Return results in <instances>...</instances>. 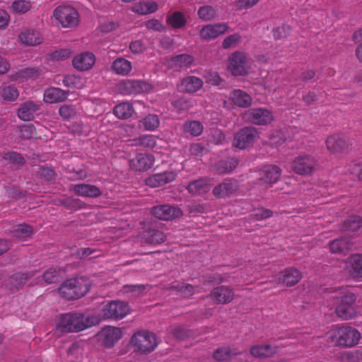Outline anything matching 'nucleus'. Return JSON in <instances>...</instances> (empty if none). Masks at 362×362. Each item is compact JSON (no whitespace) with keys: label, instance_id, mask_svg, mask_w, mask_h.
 <instances>
[{"label":"nucleus","instance_id":"obj_1","mask_svg":"<svg viewBox=\"0 0 362 362\" xmlns=\"http://www.w3.org/2000/svg\"><path fill=\"white\" fill-rule=\"evenodd\" d=\"M100 320L94 315H85L77 312H70L59 316L56 329L61 333H74L85 330L100 323Z\"/></svg>","mask_w":362,"mask_h":362},{"label":"nucleus","instance_id":"obj_2","mask_svg":"<svg viewBox=\"0 0 362 362\" xmlns=\"http://www.w3.org/2000/svg\"><path fill=\"white\" fill-rule=\"evenodd\" d=\"M90 284L86 277H77L65 281L59 288L60 296L68 300L78 299L88 293Z\"/></svg>","mask_w":362,"mask_h":362},{"label":"nucleus","instance_id":"obj_3","mask_svg":"<svg viewBox=\"0 0 362 362\" xmlns=\"http://www.w3.org/2000/svg\"><path fill=\"white\" fill-rule=\"evenodd\" d=\"M130 344L134 348V351L146 354L155 349L157 339L154 334L142 331L135 333L131 337Z\"/></svg>","mask_w":362,"mask_h":362},{"label":"nucleus","instance_id":"obj_4","mask_svg":"<svg viewBox=\"0 0 362 362\" xmlns=\"http://www.w3.org/2000/svg\"><path fill=\"white\" fill-rule=\"evenodd\" d=\"M53 17L63 28H75L80 22L78 11L71 6H58L53 11Z\"/></svg>","mask_w":362,"mask_h":362},{"label":"nucleus","instance_id":"obj_5","mask_svg":"<svg viewBox=\"0 0 362 362\" xmlns=\"http://www.w3.org/2000/svg\"><path fill=\"white\" fill-rule=\"evenodd\" d=\"M318 167L317 160L310 155H300L291 163V168L300 175H310Z\"/></svg>","mask_w":362,"mask_h":362},{"label":"nucleus","instance_id":"obj_6","mask_svg":"<svg viewBox=\"0 0 362 362\" xmlns=\"http://www.w3.org/2000/svg\"><path fill=\"white\" fill-rule=\"evenodd\" d=\"M356 296L350 292L341 296L336 308L337 315L345 320L354 317L356 315Z\"/></svg>","mask_w":362,"mask_h":362},{"label":"nucleus","instance_id":"obj_7","mask_svg":"<svg viewBox=\"0 0 362 362\" xmlns=\"http://www.w3.org/2000/svg\"><path fill=\"white\" fill-rule=\"evenodd\" d=\"M129 305L119 300H112L105 305L102 310L104 320H121L129 313Z\"/></svg>","mask_w":362,"mask_h":362},{"label":"nucleus","instance_id":"obj_8","mask_svg":"<svg viewBox=\"0 0 362 362\" xmlns=\"http://www.w3.org/2000/svg\"><path fill=\"white\" fill-rule=\"evenodd\" d=\"M335 337H337L336 341L338 346L351 347L358 343L361 339V334L354 327H341L337 329Z\"/></svg>","mask_w":362,"mask_h":362},{"label":"nucleus","instance_id":"obj_9","mask_svg":"<svg viewBox=\"0 0 362 362\" xmlns=\"http://www.w3.org/2000/svg\"><path fill=\"white\" fill-rule=\"evenodd\" d=\"M258 137V132L253 127H245L240 129L235 135L233 146L239 149L250 147Z\"/></svg>","mask_w":362,"mask_h":362},{"label":"nucleus","instance_id":"obj_10","mask_svg":"<svg viewBox=\"0 0 362 362\" xmlns=\"http://www.w3.org/2000/svg\"><path fill=\"white\" fill-rule=\"evenodd\" d=\"M151 214L155 218L163 221H173L182 216L183 211L177 206L161 204L151 209Z\"/></svg>","mask_w":362,"mask_h":362},{"label":"nucleus","instance_id":"obj_11","mask_svg":"<svg viewBox=\"0 0 362 362\" xmlns=\"http://www.w3.org/2000/svg\"><path fill=\"white\" fill-rule=\"evenodd\" d=\"M281 175V169L279 166L273 164L266 165L259 170L258 182L265 187H271L279 180Z\"/></svg>","mask_w":362,"mask_h":362},{"label":"nucleus","instance_id":"obj_12","mask_svg":"<svg viewBox=\"0 0 362 362\" xmlns=\"http://www.w3.org/2000/svg\"><path fill=\"white\" fill-rule=\"evenodd\" d=\"M229 69L233 76H245L250 68L248 59L242 52H234L229 58Z\"/></svg>","mask_w":362,"mask_h":362},{"label":"nucleus","instance_id":"obj_13","mask_svg":"<svg viewBox=\"0 0 362 362\" xmlns=\"http://www.w3.org/2000/svg\"><path fill=\"white\" fill-rule=\"evenodd\" d=\"M244 119L254 124L267 125L273 121L274 117L272 112L267 109L252 108L245 112Z\"/></svg>","mask_w":362,"mask_h":362},{"label":"nucleus","instance_id":"obj_14","mask_svg":"<svg viewBox=\"0 0 362 362\" xmlns=\"http://www.w3.org/2000/svg\"><path fill=\"white\" fill-rule=\"evenodd\" d=\"M122 332L121 329L112 326H107L98 333L99 340L106 348H112L115 344L121 339Z\"/></svg>","mask_w":362,"mask_h":362},{"label":"nucleus","instance_id":"obj_15","mask_svg":"<svg viewBox=\"0 0 362 362\" xmlns=\"http://www.w3.org/2000/svg\"><path fill=\"white\" fill-rule=\"evenodd\" d=\"M155 161L154 156L151 154L139 153L130 160L131 169L135 171L143 172L151 168Z\"/></svg>","mask_w":362,"mask_h":362},{"label":"nucleus","instance_id":"obj_16","mask_svg":"<svg viewBox=\"0 0 362 362\" xmlns=\"http://www.w3.org/2000/svg\"><path fill=\"white\" fill-rule=\"evenodd\" d=\"M139 238L141 243L156 245L164 243L167 237L163 231L154 227H151L144 231L139 235Z\"/></svg>","mask_w":362,"mask_h":362},{"label":"nucleus","instance_id":"obj_17","mask_svg":"<svg viewBox=\"0 0 362 362\" xmlns=\"http://www.w3.org/2000/svg\"><path fill=\"white\" fill-rule=\"evenodd\" d=\"M95 63L93 53L84 52L76 56L72 60L74 67L81 71L90 70Z\"/></svg>","mask_w":362,"mask_h":362},{"label":"nucleus","instance_id":"obj_18","mask_svg":"<svg viewBox=\"0 0 362 362\" xmlns=\"http://www.w3.org/2000/svg\"><path fill=\"white\" fill-rule=\"evenodd\" d=\"M40 103L27 100L21 104L17 111L18 117L23 121H31L34 119L35 113L40 110Z\"/></svg>","mask_w":362,"mask_h":362},{"label":"nucleus","instance_id":"obj_19","mask_svg":"<svg viewBox=\"0 0 362 362\" xmlns=\"http://www.w3.org/2000/svg\"><path fill=\"white\" fill-rule=\"evenodd\" d=\"M177 175L173 171H165L154 174L146 180V185L151 187H159L175 180Z\"/></svg>","mask_w":362,"mask_h":362},{"label":"nucleus","instance_id":"obj_20","mask_svg":"<svg viewBox=\"0 0 362 362\" xmlns=\"http://www.w3.org/2000/svg\"><path fill=\"white\" fill-rule=\"evenodd\" d=\"M34 275V272L16 273L9 277L6 286L11 293H14L23 288L28 280Z\"/></svg>","mask_w":362,"mask_h":362},{"label":"nucleus","instance_id":"obj_21","mask_svg":"<svg viewBox=\"0 0 362 362\" xmlns=\"http://www.w3.org/2000/svg\"><path fill=\"white\" fill-rule=\"evenodd\" d=\"M238 188V184L235 180L226 179L214 188L213 194L217 198H223L232 194Z\"/></svg>","mask_w":362,"mask_h":362},{"label":"nucleus","instance_id":"obj_22","mask_svg":"<svg viewBox=\"0 0 362 362\" xmlns=\"http://www.w3.org/2000/svg\"><path fill=\"white\" fill-rule=\"evenodd\" d=\"M70 191L73 192L78 196L90 198L98 197L102 194L100 189L98 187L88 184H77L71 185Z\"/></svg>","mask_w":362,"mask_h":362},{"label":"nucleus","instance_id":"obj_23","mask_svg":"<svg viewBox=\"0 0 362 362\" xmlns=\"http://www.w3.org/2000/svg\"><path fill=\"white\" fill-rule=\"evenodd\" d=\"M234 293L228 287L221 286L213 289L210 298L218 304H226L232 301Z\"/></svg>","mask_w":362,"mask_h":362},{"label":"nucleus","instance_id":"obj_24","mask_svg":"<svg viewBox=\"0 0 362 362\" xmlns=\"http://www.w3.org/2000/svg\"><path fill=\"white\" fill-rule=\"evenodd\" d=\"M326 146L327 149L332 152H342L348 149L349 142L346 137L334 134L327 138Z\"/></svg>","mask_w":362,"mask_h":362},{"label":"nucleus","instance_id":"obj_25","mask_svg":"<svg viewBox=\"0 0 362 362\" xmlns=\"http://www.w3.org/2000/svg\"><path fill=\"white\" fill-rule=\"evenodd\" d=\"M18 40L25 46H36L42 43V37L37 30H25L19 34Z\"/></svg>","mask_w":362,"mask_h":362},{"label":"nucleus","instance_id":"obj_26","mask_svg":"<svg viewBox=\"0 0 362 362\" xmlns=\"http://www.w3.org/2000/svg\"><path fill=\"white\" fill-rule=\"evenodd\" d=\"M68 91L59 88L51 87L47 88L44 92V101L48 103H56L63 102L68 97Z\"/></svg>","mask_w":362,"mask_h":362},{"label":"nucleus","instance_id":"obj_27","mask_svg":"<svg viewBox=\"0 0 362 362\" xmlns=\"http://www.w3.org/2000/svg\"><path fill=\"white\" fill-rule=\"evenodd\" d=\"M301 279L300 272L294 268H288L279 274V282H281L287 286H292L299 282Z\"/></svg>","mask_w":362,"mask_h":362},{"label":"nucleus","instance_id":"obj_28","mask_svg":"<svg viewBox=\"0 0 362 362\" xmlns=\"http://www.w3.org/2000/svg\"><path fill=\"white\" fill-rule=\"evenodd\" d=\"M230 99L234 105L240 107H249L252 104V97L245 91L240 89L233 90Z\"/></svg>","mask_w":362,"mask_h":362},{"label":"nucleus","instance_id":"obj_29","mask_svg":"<svg viewBox=\"0 0 362 362\" xmlns=\"http://www.w3.org/2000/svg\"><path fill=\"white\" fill-rule=\"evenodd\" d=\"M111 69L117 75L127 76L132 70V64L124 57H118L112 62Z\"/></svg>","mask_w":362,"mask_h":362},{"label":"nucleus","instance_id":"obj_30","mask_svg":"<svg viewBox=\"0 0 362 362\" xmlns=\"http://www.w3.org/2000/svg\"><path fill=\"white\" fill-rule=\"evenodd\" d=\"M278 351L276 346L269 344L255 345L250 348V354L256 358H267L273 356Z\"/></svg>","mask_w":362,"mask_h":362},{"label":"nucleus","instance_id":"obj_31","mask_svg":"<svg viewBox=\"0 0 362 362\" xmlns=\"http://www.w3.org/2000/svg\"><path fill=\"white\" fill-rule=\"evenodd\" d=\"M349 272L354 279L362 277V255L355 254L349 258Z\"/></svg>","mask_w":362,"mask_h":362},{"label":"nucleus","instance_id":"obj_32","mask_svg":"<svg viewBox=\"0 0 362 362\" xmlns=\"http://www.w3.org/2000/svg\"><path fill=\"white\" fill-rule=\"evenodd\" d=\"M202 85V79L192 76L182 79L180 87L183 92L194 93L201 88Z\"/></svg>","mask_w":362,"mask_h":362},{"label":"nucleus","instance_id":"obj_33","mask_svg":"<svg viewBox=\"0 0 362 362\" xmlns=\"http://www.w3.org/2000/svg\"><path fill=\"white\" fill-rule=\"evenodd\" d=\"M228 28V25L224 23L206 25H205V39L218 37L226 33Z\"/></svg>","mask_w":362,"mask_h":362},{"label":"nucleus","instance_id":"obj_34","mask_svg":"<svg viewBox=\"0 0 362 362\" xmlns=\"http://www.w3.org/2000/svg\"><path fill=\"white\" fill-rule=\"evenodd\" d=\"M132 105L128 102H123L117 105L113 110L115 115L121 119H128L134 113Z\"/></svg>","mask_w":362,"mask_h":362},{"label":"nucleus","instance_id":"obj_35","mask_svg":"<svg viewBox=\"0 0 362 362\" xmlns=\"http://www.w3.org/2000/svg\"><path fill=\"white\" fill-rule=\"evenodd\" d=\"M192 56L182 54L172 57L170 60V65L175 69H181L189 66L193 62Z\"/></svg>","mask_w":362,"mask_h":362},{"label":"nucleus","instance_id":"obj_36","mask_svg":"<svg viewBox=\"0 0 362 362\" xmlns=\"http://www.w3.org/2000/svg\"><path fill=\"white\" fill-rule=\"evenodd\" d=\"M19 96L17 88L13 85L3 84L0 86V97L5 101L12 102Z\"/></svg>","mask_w":362,"mask_h":362},{"label":"nucleus","instance_id":"obj_37","mask_svg":"<svg viewBox=\"0 0 362 362\" xmlns=\"http://www.w3.org/2000/svg\"><path fill=\"white\" fill-rule=\"evenodd\" d=\"M166 23L174 29H179L183 28L187 20L185 15L180 11H175L169 14L166 18Z\"/></svg>","mask_w":362,"mask_h":362},{"label":"nucleus","instance_id":"obj_38","mask_svg":"<svg viewBox=\"0 0 362 362\" xmlns=\"http://www.w3.org/2000/svg\"><path fill=\"white\" fill-rule=\"evenodd\" d=\"M133 11L146 15L152 13L158 10V4L155 1H140L132 8Z\"/></svg>","mask_w":362,"mask_h":362},{"label":"nucleus","instance_id":"obj_39","mask_svg":"<svg viewBox=\"0 0 362 362\" xmlns=\"http://www.w3.org/2000/svg\"><path fill=\"white\" fill-rule=\"evenodd\" d=\"M352 244L345 238L336 239L329 244V248L332 253H344L351 249Z\"/></svg>","mask_w":362,"mask_h":362},{"label":"nucleus","instance_id":"obj_40","mask_svg":"<svg viewBox=\"0 0 362 362\" xmlns=\"http://www.w3.org/2000/svg\"><path fill=\"white\" fill-rule=\"evenodd\" d=\"M238 164L237 158H230L226 160L219 161L216 165V170L219 174L230 173L237 167Z\"/></svg>","mask_w":362,"mask_h":362},{"label":"nucleus","instance_id":"obj_41","mask_svg":"<svg viewBox=\"0 0 362 362\" xmlns=\"http://www.w3.org/2000/svg\"><path fill=\"white\" fill-rule=\"evenodd\" d=\"M62 272L59 267H51L44 272L42 279L47 284H56L59 281Z\"/></svg>","mask_w":362,"mask_h":362},{"label":"nucleus","instance_id":"obj_42","mask_svg":"<svg viewBox=\"0 0 362 362\" xmlns=\"http://www.w3.org/2000/svg\"><path fill=\"white\" fill-rule=\"evenodd\" d=\"M152 86L144 81L131 79V95L149 92Z\"/></svg>","mask_w":362,"mask_h":362},{"label":"nucleus","instance_id":"obj_43","mask_svg":"<svg viewBox=\"0 0 362 362\" xmlns=\"http://www.w3.org/2000/svg\"><path fill=\"white\" fill-rule=\"evenodd\" d=\"M40 74V70L38 68H25L16 73V78L21 80L37 79Z\"/></svg>","mask_w":362,"mask_h":362},{"label":"nucleus","instance_id":"obj_44","mask_svg":"<svg viewBox=\"0 0 362 362\" xmlns=\"http://www.w3.org/2000/svg\"><path fill=\"white\" fill-rule=\"evenodd\" d=\"M362 226V218L358 216H351L345 220L343 223L344 231L354 232L358 230Z\"/></svg>","mask_w":362,"mask_h":362},{"label":"nucleus","instance_id":"obj_45","mask_svg":"<svg viewBox=\"0 0 362 362\" xmlns=\"http://www.w3.org/2000/svg\"><path fill=\"white\" fill-rule=\"evenodd\" d=\"M59 204L65 206L69 210L76 211L78 209H84L86 204L79 199L67 198L59 199Z\"/></svg>","mask_w":362,"mask_h":362},{"label":"nucleus","instance_id":"obj_46","mask_svg":"<svg viewBox=\"0 0 362 362\" xmlns=\"http://www.w3.org/2000/svg\"><path fill=\"white\" fill-rule=\"evenodd\" d=\"M132 146H140L146 148H153L156 145V137L153 135H144L132 140Z\"/></svg>","mask_w":362,"mask_h":362},{"label":"nucleus","instance_id":"obj_47","mask_svg":"<svg viewBox=\"0 0 362 362\" xmlns=\"http://www.w3.org/2000/svg\"><path fill=\"white\" fill-rule=\"evenodd\" d=\"M13 235L19 239H25L33 233V226L28 224H19L13 231Z\"/></svg>","mask_w":362,"mask_h":362},{"label":"nucleus","instance_id":"obj_48","mask_svg":"<svg viewBox=\"0 0 362 362\" xmlns=\"http://www.w3.org/2000/svg\"><path fill=\"white\" fill-rule=\"evenodd\" d=\"M341 362H362V348L354 351H346L341 355Z\"/></svg>","mask_w":362,"mask_h":362},{"label":"nucleus","instance_id":"obj_49","mask_svg":"<svg viewBox=\"0 0 362 362\" xmlns=\"http://www.w3.org/2000/svg\"><path fill=\"white\" fill-rule=\"evenodd\" d=\"M64 85L69 88L81 89L83 87V79L75 75H67L63 80Z\"/></svg>","mask_w":362,"mask_h":362},{"label":"nucleus","instance_id":"obj_50","mask_svg":"<svg viewBox=\"0 0 362 362\" xmlns=\"http://www.w3.org/2000/svg\"><path fill=\"white\" fill-rule=\"evenodd\" d=\"M146 130L153 131L159 126V119L156 115H148L140 122Z\"/></svg>","mask_w":362,"mask_h":362},{"label":"nucleus","instance_id":"obj_51","mask_svg":"<svg viewBox=\"0 0 362 362\" xmlns=\"http://www.w3.org/2000/svg\"><path fill=\"white\" fill-rule=\"evenodd\" d=\"M31 3L26 0H16L13 2L11 9L16 13H25L31 8Z\"/></svg>","mask_w":362,"mask_h":362},{"label":"nucleus","instance_id":"obj_52","mask_svg":"<svg viewBox=\"0 0 362 362\" xmlns=\"http://www.w3.org/2000/svg\"><path fill=\"white\" fill-rule=\"evenodd\" d=\"M232 351L229 347H221L214 351L213 357L218 361H227L231 358Z\"/></svg>","mask_w":362,"mask_h":362},{"label":"nucleus","instance_id":"obj_53","mask_svg":"<svg viewBox=\"0 0 362 362\" xmlns=\"http://www.w3.org/2000/svg\"><path fill=\"white\" fill-rule=\"evenodd\" d=\"M2 158L13 165H23L25 163L23 156L17 152L4 153L2 156Z\"/></svg>","mask_w":362,"mask_h":362},{"label":"nucleus","instance_id":"obj_54","mask_svg":"<svg viewBox=\"0 0 362 362\" xmlns=\"http://www.w3.org/2000/svg\"><path fill=\"white\" fill-rule=\"evenodd\" d=\"M187 189L192 195H200L204 192V180L200 179L190 182Z\"/></svg>","mask_w":362,"mask_h":362},{"label":"nucleus","instance_id":"obj_55","mask_svg":"<svg viewBox=\"0 0 362 362\" xmlns=\"http://www.w3.org/2000/svg\"><path fill=\"white\" fill-rule=\"evenodd\" d=\"M59 114L64 119L69 120L76 117V110L73 105H64L59 107Z\"/></svg>","mask_w":362,"mask_h":362},{"label":"nucleus","instance_id":"obj_56","mask_svg":"<svg viewBox=\"0 0 362 362\" xmlns=\"http://www.w3.org/2000/svg\"><path fill=\"white\" fill-rule=\"evenodd\" d=\"M186 132H189L193 136H199L203 131V126L201 122L192 121L185 124Z\"/></svg>","mask_w":362,"mask_h":362},{"label":"nucleus","instance_id":"obj_57","mask_svg":"<svg viewBox=\"0 0 362 362\" xmlns=\"http://www.w3.org/2000/svg\"><path fill=\"white\" fill-rule=\"evenodd\" d=\"M146 289V285L136 284V285H124L122 287V291L126 293H133L135 296L140 295Z\"/></svg>","mask_w":362,"mask_h":362},{"label":"nucleus","instance_id":"obj_58","mask_svg":"<svg viewBox=\"0 0 362 362\" xmlns=\"http://www.w3.org/2000/svg\"><path fill=\"white\" fill-rule=\"evenodd\" d=\"M118 93L124 95H131V79H124L116 85Z\"/></svg>","mask_w":362,"mask_h":362},{"label":"nucleus","instance_id":"obj_59","mask_svg":"<svg viewBox=\"0 0 362 362\" xmlns=\"http://www.w3.org/2000/svg\"><path fill=\"white\" fill-rule=\"evenodd\" d=\"M241 40V36L238 33H234L233 35H230L228 37H226L223 42H222V47L224 49H228L230 47H233L237 43L240 42Z\"/></svg>","mask_w":362,"mask_h":362},{"label":"nucleus","instance_id":"obj_60","mask_svg":"<svg viewBox=\"0 0 362 362\" xmlns=\"http://www.w3.org/2000/svg\"><path fill=\"white\" fill-rule=\"evenodd\" d=\"M35 128L33 124H25L20 127V136L23 139H29L33 137Z\"/></svg>","mask_w":362,"mask_h":362},{"label":"nucleus","instance_id":"obj_61","mask_svg":"<svg viewBox=\"0 0 362 362\" xmlns=\"http://www.w3.org/2000/svg\"><path fill=\"white\" fill-rule=\"evenodd\" d=\"M170 333L173 337L180 340H183L188 337L187 330L179 326L172 327Z\"/></svg>","mask_w":362,"mask_h":362},{"label":"nucleus","instance_id":"obj_62","mask_svg":"<svg viewBox=\"0 0 362 362\" xmlns=\"http://www.w3.org/2000/svg\"><path fill=\"white\" fill-rule=\"evenodd\" d=\"M39 175L47 181H52L54 180L56 173L53 169L42 167L39 170Z\"/></svg>","mask_w":362,"mask_h":362},{"label":"nucleus","instance_id":"obj_63","mask_svg":"<svg viewBox=\"0 0 362 362\" xmlns=\"http://www.w3.org/2000/svg\"><path fill=\"white\" fill-rule=\"evenodd\" d=\"M147 29L153 30L155 31H163L165 30V26L157 19H151L145 23Z\"/></svg>","mask_w":362,"mask_h":362},{"label":"nucleus","instance_id":"obj_64","mask_svg":"<svg viewBox=\"0 0 362 362\" xmlns=\"http://www.w3.org/2000/svg\"><path fill=\"white\" fill-rule=\"evenodd\" d=\"M289 26L283 25L281 27H277L274 30V37L276 40L284 38L289 35Z\"/></svg>","mask_w":362,"mask_h":362}]
</instances>
